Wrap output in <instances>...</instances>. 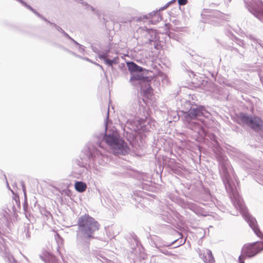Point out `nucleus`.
<instances>
[{
	"mask_svg": "<svg viewBox=\"0 0 263 263\" xmlns=\"http://www.w3.org/2000/svg\"><path fill=\"white\" fill-rule=\"evenodd\" d=\"M229 196L235 208L239 211L242 216L256 235L262 239V241H258L246 245L243 247L241 254L239 257V262L244 263L242 260L243 258L253 257L263 250V234L257 226L256 219L249 213L248 210L244 204L243 201L239 193L235 192Z\"/></svg>",
	"mask_w": 263,
	"mask_h": 263,
	"instance_id": "f257e3e1",
	"label": "nucleus"
},
{
	"mask_svg": "<svg viewBox=\"0 0 263 263\" xmlns=\"http://www.w3.org/2000/svg\"><path fill=\"white\" fill-rule=\"evenodd\" d=\"M209 138L214 142V151L219 162V173L227 193L230 195L235 192H238L234 185H233L230 181V175L228 171V168L230 166L229 162L227 157L223 154L222 149L219 147L216 136L212 134L210 135Z\"/></svg>",
	"mask_w": 263,
	"mask_h": 263,
	"instance_id": "f03ea898",
	"label": "nucleus"
},
{
	"mask_svg": "<svg viewBox=\"0 0 263 263\" xmlns=\"http://www.w3.org/2000/svg\"><path fill=\"white\" fill-rule=\"evenodd\" d=\"M109 118V108L105 120V132L98 137V140L103 138V141L111 148L115 155L121 154L125 155L128 153L129 148L127 143L122 140L118 133L115 130H109L107 128Z\"/></svg>",
	"mask_w": 263,
	"mask_h": 263,
	"instance_id": "7ed1b4c3",
	"label": "nucleus"
},
{
	"mask_svg": "<svg viewBox=\"0 0 263 263\" xmlns=\"http://www.w3.org/2000/svg\"><path fill=\"white\" fill-rule=\"evenodd\" d=\"M82 152L85 155V157L82 158V160H89V167L95 171L96 172L95 173L96 174L101 171L100 166H104L109 161L107 153L104 150L98 149L92 143H88Z\"/></svg>",
	"mask_w": 263,
	"mask_h": 263,
	"instance_id": "20e7f679",
	"label": "nucleus"
},
{
	"mask_svg": "<svg viewBox=\"0 0 263 263\" xmlns=\"http://www.w3.org/2000/svg\"><path fill=\"white\" fill-rule=\"evenodd\" d=\"M126 64L131 74L129 81L132 85L139 84L143 95L148 97L153 89L149 84L150 78L142 73L145 69L132 61L127 62Z\"/></svg>",
	"mask_w": 263,
	"mask_h": 263,
	"instance_id": "39448f33",
	"label": "nucleus"
},
{
	"mask_svg": "<svg viewBox=\"0 0 263 263\" xmlns=\"http://www.w3.org/2000/svg\"><path fill=\"white\" fill-rule=\"evenodd\" d=\"M120 121L124 123V134L130 143L136 138L137 132L143 130L145 122L143 119L134 115H130L129 118L122 115Z\"/></svg>",
	"mask_w": 263,
	"mask_h": 263,
	"instance_id": "423d86ee",
	"label": "nucleus"
},
{
	"mask_svg": "<svg viewBox=\"0 0 263 263\" xmlns=\"http://www.w3.org/2000/svg\"><path fill=\"white\" fill-rule=\"evenodd\" d=\"M78 226L79 230L77 235L93 239L95 233L99 230L100 224L95 218L85 214L78 218Z\"/></svg>",
	"mask_w": 263,
	"mask_h": 263,
	"instance_id": "0eeeda50",
	"label": "nucleus"
},
{
	"mask_svg": "<svg viewBox=\"0 0 263 263\" xmlns=\"http://www.w3.org/2000/svg\"><path fill=\"white\" fill-rule=\"evenodd\" d=\"M238 120V123L240 125H246L255 132H257L263 129V120L257 116H252L240 112Z\"/></svg>",
	"mask_w": 263,
	"mask_h": 263,
	"instance_id": "6e6552de",
	"label": "nucleus"
},
{
	"mask_svg": "<svg viewBox=\"0 0 263 263\" xmlns=\"http://www.w3.org/2000/svg\"><path fill=\"white\" fill-rule=\"evenodd\" d=\"M202 17L201 22L204 23H212L213 25H216L219 24L216 21L214 20V18H217L220 20L226 19V14L221 13L218 10H214L209 9H203L201 13Z\"/></svg>",
	"mask_w": 263,
	"mask_h": 263,
	"instance_id": "1a4fd4ad",
	"label": "nucleus"
},
{
	"mask_svg": "<svg viewBox=\"0 0 263 263\" xmlns=\"http://www.w3.org/2000/svg\"><path fill=\"white\" fill-rule=\"evenodd\" d=\"M183 112L182 119L186 126L192 130L198 132L201 128V125L196 121L193 115H192L190 110Z\"/></svg>",
	"mask_w": 263,
	"mask_h": 263,
	"instance_id": "9d476101",
	"label": "nucleus"
},
{
	"mask_svg": "<svg viewBox=\"0 0 263 263\" xmlns=\"http://www.w3.org/2000/svg\"><path fill=\"white\" fill-rule=\"evenodd\" d=\"M190 110L197 121L198 120L201 121V120L199 119L201 117L208 118L210 116V112L206 110L205 107L203 106L195 105L191 106Z\"/></svg>",
	"mask_w": 263,
	"mask_h": 263,
	"instance_id": "9b49d317",
	"label": "nucleus"
},
{
	"mask_svg": "<svg viewBox=\"0 0 263 263\" xmlns=\"http://www.w3.org/2000/svg\"><path fill=\"white\" fill-rule=\"evenodd\" d=\"M92 238L84 237L77 235V245L78 248L82 253L87 254L89 253L90 241Z\"/></svg>",
	"mask_w": 263,
	"mask_h": 263,
	"instance_id": "f8f14e48",
	"label": "nucleus"
},
{
	"mask_svg": "<svg viewBox=\"0 0 263 263\" xmlns=\"http://www.w3.org/2000/svg\"><path fill=\"white\" fill-rule=\"evenodd\" d=\"M110 50V49L109 48L106 49L105 53H101L99 55V59L101 60H103L105 64L108 66L112 67L114 64H118L119 58L116 57L112 59H109L108 58L110 57L109 54Z\"/></svg>",
	"mask_w": 263,
	"mask_h": 263,
	"instance_id": "ddd939ff",
	"label": "nucleus"
},
{
	"mask_svg": "<svg viewBox=\"0 0 263 263\" xmlns=\"http://www.w3.org/2000/svg\"><path fill=\"white\" fill-rule=\"evenodd\" d=\"M39 256L45 263H60L54 255L46 250H43Z\"/></svg>",
	"mask_w": 263,
	"mask_h": 263,
	"instance_id": "4468645a",
	"label": "nucleus"
},
{
	"mask_svg": "<svg viewBox=\"0 0 263 263\" xmlns=\"http://www.w3.org/2000/svg\"><path fill=\"white\" fill-rule=\"evenodd\" d=\"M198 254L204 263H214L215 262L214 257L211 250L209 249L199 250Z\"/></svg>",
	"mask_w": 263,
	"mask_h": 263,
	"instance_id": "2eb2a0df",
	"label": "nucleus"
},
{
	"mask_svg": "<svg viewBox=\"0 0 263 263\" xmlns=\"http://www.w3.org/2000/svg\"><path fill=\"white\" fill-rule=\"evenodd\" d=\"M179 204L184 209H189L193 211L196 214H200L201 209L196 204L189 201H186L183 199L179 201Z\"/></svg>",
	"mask_w": 263,
	"mask_h": 263,
	"instance_id": "dca6fc26",
	"label": "nucleus"
},
{
	"mask_svg": "<svg viewBox=\"0 0 263 263\" xmlns=\"http://www.w3.org/2000/svg\"><path fill=\"white\" fill-rule=\"evenodd\" d=\"M246 7L249 12L253 14L259 20L263 22V11H260L257 9L251 3H247L245 2Z\"/></svg>",
	"mask_w": 263,
	"mask_h": 263,
	"instance_id": "f3484780",
	"label": "nucleus"
},
{
	"mask_svg": "<svg viewBox=\"0 0 263 263\" xmlns=\"http://www.w3.org/2000/svg\"><path fill=\"white\" fill-rule=\"evenodd\" d=\"M146 38L148 41V43L152 44V43H155L157 40L156 32L153 29H146ZM154 47L156 48V44L154 43Z\"/></svg>",
	"mask_w": 263,
	"mask_h": 263,
	"instance_id": "a211bd4d",
	"label": "nucleus"
},
{
	"mask_svg": "<svg viewBox=\"0 0 263 263\" xmlns=\"http://www.w3.org/2000/svg\"><path fill=\"white\" fill-rule=\"evenodd\" d=\"M143 17L145 19L152 17V20L150 21V22L152 24H155L157 22H159V20H161V17L157 13V11H153L149 13L148 14L144 15Z\"/></svg>",
	"mask_w": 263,
	"mask_h": 263,
	"instance_id": "6ab92c4d",
	"label": "nucleus"
},
{
	"mask_svg": "<svg viewBox=\"0 0 263 263\" xmlns=\"http://www.w3.org/2000/svg\"><path fill=\"white\" fill-rule=\"evenodd\" d=\"M176 241V240H174L171 243H164L162 245H159L158 242H155L154 246L156 248L159 249L160 252H161L162 253H163L166 255H170L171 254L170 252L168 251L167 250L163 249V247H170V246H172L173 244L175 243V242Z\"/></svg>",
	"mask_w": 263,
	"mask_h": 263,
	"instance_id": "aec40b11",
	"label": "nucleus"
},
{
	"mask_svg": "<svg viewBox=\"0 0 263 263\" xmlns=\"http://www.w3.org/2000/svg\"><path fill=\"white\" fill-rule=\"evenodd\" d=\"M74 187L77 192L83 193L86 190L87 184L83 181H77L75 182Z\"/></svg>",
	"mask_w": 263,
	"mask_h": 263,
	"instance_id": "412c9836",
	"label": "nucleus"
},
{
	"mask_svg": "<svg viewBox=\"0 0 263 263\" xmlns=\"http://www.w3.org/2000/svg\"><path fill=\"white\" fill-rule=\"evenodd\" d=\"M31 229L33 230V228L30 224H27L24 226V230L23 233V235L24 237H25L27 239H29L30 238Z\"/></svg>",
	"mask_w": 263,
	"mask_h": 263,
	"instance_id": "4be33fe9",
	"label": "nucleus"
},
{
	"mask_svg": "<svg viewBox=\"0 0 263 263\" xmlns=\"http://www.w3.org/2000/svg\"><path fill=\"white\" fill-rule=\"evenodd\" d=\"M94 256L97 259V261H100L103 263H111V261L103 256L101 253H95Z\"/></svg>",
	"mask_w": 263,
	"mask_h": 263,
	"instance_id": "5701e85b",
	"label": "nucleus"
},
{
	"mask_svg": "<svg viewBox=\"0 0 263 263\" xmlns=\"http://www.w3.org/2000/svg\"><path fill=\"white\" fill-rule=\"evenodd\" d=\"M257 181L263 185V170H259L256 174Z\"/></svg>",
	"mask_w": 263,
	"mask_h": 263,
	"instance_id": "b1692460",
	"label": "nucleus"
},
{
	"mask_svg": "<svg viewBox=\"0 0 263 263\" xmlns=\"http://www.w3.org/2000/svg\"><path fill=\"white\" fill-rule=\"evenodd\" d=\"M54 238L57 243L58 247H60V246L63 244V238L57 233H55L54 235Z\"/></svg>",
	"mask_w": 263,
	"mask_h": 263,
	"instance_id": "393cba45",
	"label": "nucleus"
},
{
	"mask_svg": "<svg viewBox=\"0 0 263 263\" xmlns=\"http://www.w3.org/2000/svg\"><path fill=\"white\" fill-rule=\"evenodd\" d=\"M59 48H60L61 49H63V50H64L65 51L72 54V55L76 57H78V58H81V56L77 54V53H74V52L69 50L68 49L64 47L62 45H59Z\"/></svg>",
	"mask_w": 263,
	"mask_h": 263,
	"instance_id": "a878e982",
	"label": "nucleus"
},
{
	"mask_svg": "<svg viewBox=\"0 0 263 263\" xmlns=\"http://www.w3.org/2000/svg\"><path fill=\"white\" fill-rule=\"evenodd\" d=\"M92 51L94 52L97 53L99 58V55L101 53H103H103H105L106 52V49L105 50H103V51H101V50H99L97 48L94 47H92Z\"/></svg>",
	"mask_w": 263,
	"mask_h": 263,
	"instance_id": "bb28decb",
	"label": "nucleus"
},
{
	"mask_svg": "<svg viewBox=\"0 0 263 263\" xmlns=\"http://www.w3.org/2000/svg\"><path fill=\"white\" fill-rule=\"evenodd\" d=\"M41 213L43 215H45L47 219L49 218L50 216H51V214L50 212L46 211L45 209H43L41 210Z\"/></svg>",
	"mask_w": 263,
	"mask_h": 263,
	"instance_id": "cd10ccee",
	"label": "nucleus"
},
{
	"mask_svg": "<svg viewBox=\"0 0 263 263\" xmlns=\"http://www.w3.org/2000/svg\"><path fill=\"white\" fill-rule=\"evenodd\" d=\"M84 6H85L86 7V9L87 10H90L91 11H93V12H94L95 10V8L93 7H92L91 6L88 4L87 3H84Z\"/></svg>",
	"mask_w": 263,
	"mask_h": 263,
	"instance_id": "c85d7f7f",
	"label": "nucleus"
},
{
	"mask_svg": "<svg viewBox=\"0 0 263 263\" xmlns=\"http://www.w3.org/2000/svg\"><path fill=\"white\" fill-rule=\"evenodd\" d=\"M20 183H21V186L22 187V190H23V192L24 193V196L26 197V189H25V183H24V182L23 181H21L20 182Z\"/></svg>",
	"mask_w": 263,
	"mask_h": 263,
	"instance_id": "c756f323",
	"label": "nucleus"
},
{
	"mask_svg": "<svg viewBox=\"0 0 263 263\" xmlns=\"http://www.w3.org/2000/svg\"><path fill=\"white\" fill-rule=\"evenodd\" d=\"M236 43L237 44L239 45L240 46H241L242 47H244V46L245 45L244 42L243 41L240 40V39H237L236 40Z\"/></svg>",
	"mask_w": 263,
	"mask_h": 263,
	"instance_id": "7c9ffc66",
	"label": "nucleus"
},
{
	"mask_svg": "<svg viewBox=\"0 0 263 263\" xmlns=\"http://www.w3.org/2000/svg\"><path fill=\"white\" fill-rule=\"evenodd\" d=\"M187 2V0H178V4L180 6L185 5Z\"/></svg>",
	"mask_w": 263,
	"mask_h": 263,
	"instance_id": "2f4dec72",
	"label": "nucleus"
},
{
	"mask_svg": "<svg viewBox=\"0 0 263 263\" xmlns=\"http://www.w3.org/2000/svg\"><path fill=\"white\" fill-rule=\"evenodd\" d=\"M176 241L175 242V243L176 242H177V241H179V245H178L177 246V247H178V246H181V245H183V244L185 243V239H184V240H183V239H182V238H181V239H176Z\"/></svg>",
	"mask_w": 263,
	"mask_h": 263,
	"instance_id": "473e14b6",
	"label": "nucleus"
},
{
	"mask_svg": "<svg viewBox=\"0 0 263 263\" xmlns=\"http://www.w3.org/2000/svg\"><path fill=\"white\" fill-rule=\"evenodd\" d=\"M79 50L81 53H83L85 51V47L82 45L80 44L79 46Z\"/></svg>",
	"mask_w": 263,
	"mask_h": 263,
	"instance_id": "72a5a7b5",
	"label": "nucleus"
},
{
	"mask_svg": "<svg viewBox=\"0 0 263 263\" xmlns=\"http://www.w3.org/2000/svg\"><path fill=\"white\" fill-rule=\"evenodd\" d=\"M39 17L42 18L43 20H44L45 22H47V23L49 24L50 22L47 20L44 16H43L42 14H40V16H39Z\"/></svg>",
	"mask_w": 263,
	"mask_h": 263,
	"instance_id": "f704fd0d",
	"label": "nucleus"
},
{
	"mask_svg": "<svg viewBox=\"0 0 263 263\" xmlns=\"http://www.w3.org/2000/svg\"><path fill=\"white\" fill-rule=\"evenodd\" d=\"M39 17L42 18L43 20H44L45 22H47V23L49 24L50 22L47 20L44 16H43L42 14H40V16H39Z\"/></svg>",
	"mask_w": 263,
	"mask_h": 263,
	"instance_id": "c9c22d12",
	"label": "nucleus"
},
{
	"mask_svg": "<svg viewBox=\"0 0 263 263\" xmlns=\"http://www.w3.org/2000/svg\"><path fill=\"white\" fill-rule=\"evenodd\" d=\"M169 6H170L169 5V3H167V4H165V6H164L163 7H161V8H160L159 11L163 10L166 9Z\"/></svg>",
	"mask_w": 263,
	"mask_h": 263,
	"instance_id": "e433bc0d",
	"label": "nucleus"
},
{
	"mask_svg": "<svg viewBox=\"0 0 263 263\" xmlns=\"http://www.w3.org/2000/svg\"><path fill=\"white\" fill-rule=\"evenodd\" d=\"M63 34L65 37H66L68 40H70V39H71V37L65 31L63 32Z\"/></svg>",
	"mask_w": 263,
	"mask_h": 263,
	"instance_id": "4c0bfd02",
	"label": "nucleus"
},
{
	"mask_svg": "<svg viewBox=\"0 0 263 263\" xmlns=\"http://www.w3.org/2000/svg\"><path fill=\"white\" fill-rule=\"evenodd\" d=\"M232 51L236 52H237V53H238L239 54H240L241 55H243V53H240V52H239V51L237 48H233L232 49Z\"/></svg>",
	"mask_w": 263,
	"mask_h": 263,
	"instance_id": "58836bf2",
	"label": "nucleus"
},
{
	"mask_svg": "<svg viewBox=\"0 0 263 263\" xmlns=\"http://www.w3.org/2000/svg\"><path fill=\"white\" fill-rule=\"evenodd\" d=\"M49 24L50 25H51L52 26V27L54 28L55 29H58V27H59V26H58L57 24H55V23H51L50 22L49 23Z\"/></svg>",
	"mask_w": 263,
	"mask_h": 263,
	"instance_id": "ea45409f",
	"label": "nucleus"
},
{
	"mask_svg": "<svg viewBox=\"0 0 263 263\" xmlns=\"http://www.w3.org/2000/svg\"><path fill=\"white\" fill-rule=\"evenodd\" d=\"M57 30L59 32L62 33V34L64 32H65V31L62 28H61L60 26L59 27H58V29Z\"/></svg>",
	"mask_w": 263,
	"mask_h": 263,
	"instance_id": "a19ab883",
	"label": "nucleus"
},
{
	"mask_svg": "<svg viewBox=\"0 0 263 263\" xmlns=\"http://www.w3.org/2000/svg\"><path fill=\"white\" fill-rule=\"evenodd\" d=\"M96 144H97V145L98 146H99V147H101L102 148H103V146L101 145L102 144V142H100V141H97L96 142Z\"/></svg>",
	"mask_w": 263,
	"mask_h": 263,
	"instance_id": "79ce46f5",
	"label": "nucleus"
},
{
	"mask_svg": "<svg viewBox=\"0 0 263 263\" xmlns=\"http://www.w3.org/2000/svg\"><path fill=\"white\" fill-rule=\"evenodd\" d=\"M71 41H72L74 44H76L77 46H79L80 45L79 43H78L76 41H75L74 39H73L71 37V39L70 40Z\"/></svg>",
	"mask_w": 263,
	"mask_h": 263,
	"instance_id": "37998d69",
	"label": "nucleus"
},
{
	"mask_svg": "<svg viewBox=\"0 0 263 263\" xmlns=\"http://www.w3.org/2000/svg\"><path fill=\"white\" fill-rule=\"evenodd\" d=\"M155 242H158L159 245H162L164 243H167L166 242H160L158 240H157V241H154L152 245V246H153V245H154Z\"/></svg>",
	"mask_w": 263,
	"mask_h": 263,
	"instance_id": "c03bdc74",
	"label": "nucleus"
},
{
	"mask_svg": "<svg viewBox=\"0 0 263 263\" xmlns=\"http://www.w3.org/2000/svg\"><path fill=\"white\" fill-rule=\"evenodd\" d=\"M81 59H84V60H86V61H88V62H89L93 63V62L91 61V60H90L89 59H88V58H82V57H81Z\"/></svg>",
	"mask_w": 263,
	"mask_h": 263,
	"instance_id": "a18cd8bd",
	"label": "nucleus"
},
{
	"mask_svg": "<svg viewBox=\"0 0 263 263\" xmlns=\"http://www.w3.org/2000/svg\"><path fill=\"white\" fill-rule=\"evenodd\" d=\"M76 2L79 3H81V4H83L84 5V3H85L84 2H83V0H75Z\"/></svg>",
	"mask_w": 263,
	"mask_h": 263,
	"instance_id": "49530a36",
	"label": "nucleus"
},
{
	"mask_svg": "<svg viewBox=\"0 0 263 263\" xmlns=\"http://www.w3.org/2000/svg\"><path fill=\"white\" fill-rule=\"evenodd\" d=\"M33 13L39 17V16H40V14H41L37 11H36V10H34V11L33 12Z\"/></svg>",
	"mask_w": 263,
	"mask_h": 263,
	"instance_id": "de8ad7c7",
	"label": "nucleus"
},
{
	"mask_svg": "<svg viewBox=\"0 0 263 263\" xmlns=\"http://www.w3.org/2000/svg\"><path fill=\"white\" fill-rule=\"evenodd\" d=\"M249 39L251 40H253V41H256V39H255L254 37H253L252 35H249Z\"/></svg>",
	"mask_w": 263,
	"mask_h": 263,
	"instance_id": "09e8293b",
	"label": "nucleus"
},
{
	"mask_svg": "<svg viewBox=\"0 0 263 263\" xmlns=\"http://www.w3.org/2000/svg\"><path fill=\"white\" fill-rule=\"evenodd\" d=\"M93 63L95 64H96V65L99 66L103 70V68L101 65H99V64L96 63Z\"/></svg>",
	"mask_w": 263,
	"mask_h": 263,
	"instance_id": "8fccbe9b",
	"label": "nucleus"
},
{
	"mask_svg": "<svg viewBox=\"0 0 263 263\" xmlns=\"http://www.w3.org/2000/svg\"><path fill=\"white\" fill-rule=\"evenodd\" d=\"M176 0H172L171 1L168 2L167 3H169V5H171L172 4H173V3H174L175 2Z\"/></svg>",
	"mask_w": 263,
	"mask_h": 263,
	"instance_id": "3c124183",
	"label": "nucleus"
},
{
	"mask_svg": "<svg viewBox=\"0 0 263 263\" xmlns=\"http://www.w3.org/2000/svg\"><path fill=\"white\" fill-rule=\"evenodd\" d=\"M79 165L81 166H84V162H82V164H78Z\"/></svg>",
	"mask_w": 263,
	"mask_h": 263,
	"instance_id": "603ef678",
	"label": "nucleus"
},
{
	"mask_svg": "<svg viewBox=\"0 0 263 263\" xmlns=\"http://www.w3.org/2000/svg\"><path fill=\"white\" fill-rule=\"evenodd\" d=\"M260 4L262 5V6H263V0H260Z\"/></svg>",
	"mask_w": 263,
	"mask_h": 263,
	"instance_id": "864d4df0",
	"label": "nucleus"
},
{
	"mask_svg": "<svg viewBox=\"0 0 263 263\" xmlns=\"http://www.w3.org/2000/svg\"><path fill=\"white\" fill-rule=\"evenodd\" d=\"M7 186H8V187L9 188V189H10V187H9V184H8V182H7Z\"/></svg>",
	"mask_w": 263,
	"mask_h": 263,
	"instance_id": "5fc2aeb1",
	"label": "nucleus"
},
{
	"mask_svg": "<svg viewBox=\"0 0 263 263\" xmlns=\"http://www.w3.org/2000/svg\"><path fill=\"white\" fill-rule=\"evenodd\" d=\"M228 2H230L231 0H226Z\"/></svg>",
	"mask_w": 263,
	"mask_h": 263,
	"instance_id": "6e6d98bb",
	"label": "nucleus"
}]
</instances>
